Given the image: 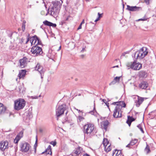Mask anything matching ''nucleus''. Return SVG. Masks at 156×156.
Listing matches in <instances>:
<instances>
[{"mask_svg": "<svg viewBox=\"0 0 156 156\" xmlns=\"http://www.w3.org/2000/svg\"><path fill=\"white\" fill-rule=\"evenodd\" d=\"M61 6V4L59 1L52 2L48 9V12L46 15L48 13L54 17L56 16L59 13Z\"/></svg>", "mask_w": 156, "mask_h": 156, "instance_id": "1", "label": "nucleus"}, {"mask_svg": "<svg viewBox=\"0 0 156 156\" xmlns=\"http://www.w3.org/2000/svg\"><path fill=\"white\" fill-rule=\"evenodd\" d=\"M95 128L94 125L93 124L87 122L83 126V131L84 135H90L91 133L93 132Z\"/></svg>", "mask_w": 156, "mask_h": 156, "instance_id": "2", "label": "nucleus"}, {"mask_svg": "<svg viewBox=\"0 0 156 156\" xmlns=\"http://www.w3.org/2000/svg\"><path fill=\"white\" fill-rule=\"evenodd\" d=\"M145 47H143L140 50L137 51L134 54V57L136 59H141L144 58L148 53Z\"/></svg>", "mask_w": 156, "mask_h": 156, "instance_id": "3", "label": "nucleus"}, {"mask_svg": "<svg viewBox=\"0 0 156 156\" xmlns=\"http://www.w3.org/2000/svg\"><path fill=\"white\" fill-rule=\"evenodd\" d=\"M126 66L128 68V69H131L135 70H139L142 67V64L139 62H137V61L136 60H134L133 62L127 63Z\"/></svg>", "mask_w": 156, "mask_h": 156, "instance_id": "4", "label": "nucleus"}, {"mask_svg": "<svg viewBox=\"0 0 156 156\" xmlns=\"http://www.w3.org/2000/svg\"><path fill=\"white\" fill-rule=\"evenodd\" d=\"M25 105V101L23 99H20L15 101L14 104V109L19 110L23 108Z\"/></svg>", "mask_w": 156, "mask_h": 156, "instance_id": "5", "label": "nucleus"}, {"mask_svg": "<svg viewBox=\"0 0 156 156\" xmlns=\"http://www.w3.org/2000/svg\"><path fill=\"white\" fill-rule=\"evenodd\" d=\"M66 110V105L65 104H62L58 106L56 109V114L57 117L58 118L63 115ZM57 119L58 120V118H57Z\"/></svg>", "mask_w": 156, "mask_h": 156, "instance_id": "6", "label": "nucleus"}, {"mask_svg": "<svg viewBox=\"0 0 156 156\" xmlns=\"http://www.w3.org/2000/svg\"><path fill=\"white\" fill-rule=\"evenodd\" d=\"M30 51L35 56L41 55L43 53L42 48L36 45L32 47Z\"/></svg>", "mask_w": 156, "mask_h": 156, "instance_id": "7", "label": "nucleus"}, {"mask_svg": "<svg viewBox=\"0 0 156 156\" xmlns=\"http://www.w3.org/2000/svg\"><path fill=\"white\" fill-rule=\"evenodd\" d=\"M20 147L21 151L27 152L29 150L30 146L28 143L24 141L20 143Z\"/></svg>", "mask_w": 156, "mask_h": 156, "instance_id": "8", "label": "nucleus"}, {"mask_svg": "<svg viewBox=\"0 0 156 156\" xmlns=\"http://www.w3.org/2000/svg\"><path fill=\"white\" fill-rule=\"evenodd\" d=\"M30 42L32 44H34L36 45H41L42 44L41 40L36 35L31 37L30 38Z\"/></svg>", "mask_w": 156, "mask_h": 156, "instance_id": "9", "label": "nucleus"}, {"mask_svg": "<svg viewBox=\"0 0 156 156\" xmlns=\"http://www.w3.org/2000/svg\"><path fill=\"white\" fill-rule=\"evenodd\" d=\"M120 108L118 106H116L114 111L113 116L115 118H120L122 115Z\"/></svg>", "mask_w": 156, "mask_h": 156, "instance_id": "10", "label": "nucleus"}, {"mask_svg": "<svg viewBox=\"0 0 156 156\" xmlns=\"http://www.w3.org/2000/svg\"><path fill=\"white\" fill-rule=\"evenodd\" d=\"M9 147V142L7 141H2L0 142V150L2 151L6 150Z\"/></svg>", "mask_w": 156, "mask_h": 156, "instance_id": "11", "label": "nucleus"}, {"mask_svg": "<svg viewBox=\"0 0 156 156\" xmlns=\"http://www.w3.org/2000/svg\"><path fill=\"white\" fill-rule=\"evenodd\" d=\"M149 83L146 80H142L140 82L139 87L142 89L146 90L148 87Z\"/></svg>", "mask_w": 156, "mask_h": 156, "instance_id": "12", "label": "nucleus"}, {"mask_svg": "<svg viewBox=\"0 0 156 156\" xmlns=\"http://www.w3.org/2000/svg\"><path fill=\"white\" fill-rule=\"evenodd\" d=\"M126 9L129 11L133 12L141 10L142 8L141 7H137L136 6H130L127 5Z\"/></svg>", "mask_w": 156, "mask_h": 156, "instance_id": "13", "label": "nucleus"}, {"mask_svg": "<svg viewBox=\"0 0 156 156\" xmlns=\"http://www.w3.org/2000/svg\"><path fill=\"white\" fill-rule=\"evenodd\" d=\"M146 99V98L138 96L137 100L135 101L136 106L137 107H139L144 101V99Z\"/></svg>", "mask_w": 156, "mask_h": 156, "instance_id": "14", "label": "nucleus"}, {"mask_svg": "<svg viewBox=\"0 0 156 156\" xmlns=\"http://www.w3.org/2000/svg\"><path fill=\"white\" fill-rule=\"evenodd\" d=\"M35 70L38 71L41 74H43L44 70L43 67L39 63H37L35 68Z\"/></svg>", "mask_w": 156, "mask_h": 156, "instance_id": "15", "label": "nucleus"}, {"mask_svg": "<svg viewBox=\"0 0 156 156\" xmlns=\"http://www.w3.org/2000/svg\"><path fill=\"white\" fill-rule=\"evenodd\" d=\"M23 131L22 130L17 135L14 140L15 144L18 143L19 141L22 138L23 136Z\"/></svg>", "mask_w": 156, "mask_h": 156, "instance_id": "16", "label": "nucleus"}, {"mask_svg": "<svg viewBox=\"0 0 156 156\" xmlns=\"http://www.w3.org/2000/svg\"><path fill=\"white\" fill-rule=\"evenodd\" d=\"M27 58L26 57H24L23 59L20 60V67L23 68L26 66L27 64Z\"/></svg>", "mask_w": 156, "mask_h": 156, "instance_id": "17", "label": "nucleus"}, {"mask_svg": "<svg viewBox=\"0 0 156 156\" xmlns=\"http://www.w3.org/2000/svg\"><path fill=\"white\" fill-rule=\"evenodd\" d=\"M81 147H78L74 150L72 153V155L73 156H76L79 155L81 153Z\"/></svg>", "mask_w": 156, "mask_h": 156, "instance_id": "18", "label": "nucleus"}, {"mask_svg": "<svg viewBox=\"0 0 156 156\" xmlns=\"http://www.w3.org/2000/svg\"><path fill=\"white\" fill-rule=\"evenodd\" d=\"M109 122L108 120H106L102 122L101 123V127L102 129H104L105 131L107 130Z\"/></svg>", "mask_w": 156, "mask_h": 156, "instance_id": "19", "label": "nucleus"}, {"mask_svg": "<svg viewBox=\"0 0 156 156\" xmlns=\"http://www.w3.org/2000/svg\"><path fill=\"white\" fill-rule=\"evenodd\" d=\"M147 76V73L146 71L141 70L139 73V76L140 78H146Z\"/></svg>", "mask_w": 156, "mask_h": 156, "instance_id": "20", "label": "nucleus"}, {"mask_svg": "<svg viewBox=\"0 0 156 156\" xmlns=\"http://www.w3.org/2000/svg\"><path fill=\"white\" fill-rule=\"evenodd\" d=\"M26 71L24 70H21L19 72L18 76L20 79L23 78L26 74Z\"/></svg>", "mask_w": 156, "mask_h": 156, "instance_id": "21", "label": "nucleus"}, {"mask_svg": "<svg viewBox=\"0 0 156 156\" xmlns=\"http://www.w3.org/2000/svg\"><path fill=\"white\" fill-rule=\"evenodd\" d=\"M127 118L128 119L126 122L128 124L129 126H130L131 122L134 121L136 119L133 118L132 116H128Z\"/></svg>", "mask_w": 156, "mask_h": 156, "instance_id": "22", "label": "nucleus"}, {"mask_svg": "<svg viewBox=\"0 0 156 156\" xmlns=\"http://www.w3.org/2000/svg\"><path fill=\"white\" fill-rule=\"evenodd\" d=\"M118 106L121 109L122 107L125 108L126 107V104L124 101H118L116 106Z\"/></svg>", "mask_w": 156, "mask_h": 156, "instance_id": "23", "label": "nucleus"}, {"mask_svg": "<svg viewBox=\"0 0 156 156\" xmlns=\"http://www.w3.org/2000/svg\"><path fill=\"white\" fill-rule=\"evenodd\" d=\"M6 109L5 107L2 104L0 103V115L4 114Z\"/></svg>", "mask_w": 156, "mask_h": 156, "instance_id": "24", "label": "nucleus"}, {"mask_svg": "<svg viewBox=\"0 0 156 156\" xmlns=\"http://www.w3.org/2000/svg\"><path fill=\"white\" fill-rule=\"evenodd\" d=\"M50 152H51L50 154H51V146L50 145H49L47 149L45 150V151L42 152V154H43L44 153H46L47 154H49Z\"/></svg>", "mask_w": 156, "mask_h": 156, "instance_id": "25", "label": "nucleus"}, {"mask_svg": "<svg viewBox=\"0 0 156 156\" xmlns=\"http://www.w3.org/2000/svg\"><path fill=\"white\" fill-rule=\"evenodd\" d=\"M121 77V76L118 77L116 76L115 77L114 79V80L112 81L109 84H114L115 83L117 82H119V79Z\"/></svg>", "mask_w": 156, "mask_h": 156, "instance_id": "26", "label": "nucleus"}, {"mask_svg": "<svg viewBox=\"0 0 156 156\" xmlns=\"http://www.w3.org/2000/svg\"><path fill=\"white\" fill-rule=\"evenodd\" d=\"M103 143L105 148H106L107 146L109 145V142L106 138H104L103 139Z\"/></svg>", "mask_w": 156, "mask_h": 156, "instance_id": "27", "label": "nucleus"}, {"mask_svg": "<svg viewBox=\"0 0 156 156\" xmlns=\"http://www.w3.org/2000/svg\"><path fill=\"white\" fill-rule=\"evenodd\" d=\"M84 119V118L81 116H79L77 117V120L78 123L80 124L81 121H83Z\"/></svg>", "mask_w": 156, "mask_h": 156, "instance_id": "28", "label": "nucleus"}, {"mask_svg": "<svg viewBox=\"0 0 156 156\" xmlns=\"http://www.w3.org/2000/svg\"><path fill=\"white\" fill-rule=\"evenodd\" d=\"M144 151L146 152L147 154L151 152L150 147L147 144V145L144 149Z\"/></svg>", "mask_w": 156, "mask_h": 156, "instance_id": "29", "label": "nucleus"}, {"mask_svg": "<svg viewBox=\"0 0 156 156\" xmlns=\"http://www.w3.org/2000/svg\"><path fill=\"white\" fill-rule=\"evenodd\" d=\"M143 124L142 123L139 124L137 126V127L140 129L141 132L143 133H144V131L142 128Z\"/></svg>", "mask_w": 156, "mask_h": 156, "instance_id": "30", "label": "nucleus"}, {"mask_svg": "<svg viewBox=\"0 0 156 156\" xmlns=\"http://www.w3.org/2000/svg\"><path fill=\"white\" fill-rule=\"evenodd\" d=\"M26 23V21L25 20H23V21L22 26V29L23 31V32H24V30L25 29V24Z\"/></svg>", "mask_w": 156, "mask_h": 156, "instance_id": "31", "label": "nucleus"}, {"mask_svg": "<svg viewBox=\"0 0 156 156\" xmlns=\"http://www.w3.org/2000/svg\"><path fill=\"white\" fill-rule=\"evenodd\" d=\"M43 24L46 26L50 27V25L51 23V22H49L47 20H46L43 22Z\"/></svg>", "mask_w": 156, "mask_h": 156, "instance_id": "32", "label": "nucleus"}, {"mask_svg": "<svg viewBox=\"0 0 156 156\" xmlns=\"http://www.w3.org/2000/svg\"><path fill=\"white\" fill-rule=\"evenodd\" d=\"M137 142V139H134L132 140L130 142V143L131 144V146H133L135 145Z\"/></svg>", "mask_w": 156, "mask_h": 156, "instance_id": "33", "label": "nucleus"}, {"mask_svg": "<svg viewBox=\"0 0 156 156\" xmlns=\"http://www.w3.org/2000/svg\"><path fill=\"white\" fill-rule=\"evenodd\" d=\"M119 150H115L113 152L112 156H118V154L117 153V151Z\"/></svg>", "mask_w": 156, "mask_h": 156, "instance_id": "34", "label": "nucleus"}, {"mask_svg": "<svg viewBox=\"0 0 156 156\" xmlns=\"http://www.w3.org/2000/svg\"><path fill=\"white\" fill-rule=\"evenodd\" d=\"M105 148V149H106V151L107 152H109V151H110L111 150V148L110 147V145H109L108 146L107 149H106Z\"/></svg>", "mask_w": 156, "mask_h": 156, "instance_id": "35", "label": "nucleus"}, {"mask_svg": "<svg viewBox=\"0 0 156 156\" xmlns=\"http://www.w3.org/2000/svg\"><path fill=\"white\" fill-rule=\"evenodd\" d=\"M50 144L53 145V146H54L56 145V141H51V142Z\"/></svg>", "mask_w": 156, "mask_h": 156, "instance_id": "36", "label": "nucleus"}, {"mask_svg": "<svg viewBox=\"0 0 156 156\" xmlns=\"http://www.w3.org/2000/svg\"><path fill=\"white\" fill-rule=\"evenodd\" d=\"M31 38V37H30V35H29V34H28V37H27V41L26 42V44L27 43V42L29 41L30 40V38Z\"/></svg>", "mask_w": 156, "mask_h": 156, "instance_id": "37", "label": "nucleus"}, {"mask_svg": "<svg viewBox=\"0 0 156 156\" xmlns=\"http://www.w3.org/2000/svg\"><path fill=\"white\" fill-rule=\"evenodd\" d=\"M55 27L56 26V24L55 23H51V24L50 25V27Z\"/></svg>", "mask_w": 156, "mask_h": 156, "instance_id": "38", "label": "nucleus"}, {"mask_svg": "<svg viewBox=\"0 0 156 156\" xmlns=\"http://www.w3.org/2000/svg\"><path fill=\"white\" fill-rule=\"evenodd\" d=\"M37 136H36V142H35V143L34 144V146L35 147V146H37Z\"/></svg>", "mask_w": 156, "mask_h": 156, "instance_id": "39", "label": "nucleus"}, {"mask_svg": "<svg viewBox=\"0 0 156 156\" xmlns=\"http://www.w3.org/2000/svg\"><path fill=\"white\" fill-rule=\"evenodd\" d=\"M103 14V13L100 14L99 12L98 13V18H101L102 17V15Z\"/></svg>", "mask_w": 156, "mask_h": 156, "instance_id": "40", "label": "nucleus"}, {"mask_svg": "<svg viewBox=\"0 0 156 156\" xmlns=\"http://www.w3.org/2000/svg\"><path fill=\"white\" fill-rule=\"evenodd\" d=\"M150 0H144L145 2L147 4H149V1Z\"/></svg>", "mask_w": 156, "mask_h": 156, "instance_id": "41", "label": "nucleus"}, {"mask_svg": "<svg viewBox=\"0 0 156 156\" xmlns=\"http://www.w3.org/2000/svg\"><path fill=\"white\" fill-rule=\"evenodd\" d=\"M82 25L81 24H80L79 27H78L77 28V30L80 29L82 28Z\"/></svg>", "mask_w": 156, "mask_h": 156, "instance_id": "42", "label": "nucleus"}, {"mask_svg": "<svg viewBox=\"0 0 156 156\" xmlns=\"http://www.w3.org/2000/svg\"><path fill=\"white\" fill-rule=\"evenodd\" d=\"M94 111H91L89 112V113L91 115H93L94 113Z\"/></svg>", "mask_w": 156, "mask_h": 156, "instance_id": "43", "label": "nucleus"}, {"mask_svg": "<svg viewBox=\"0 0 156 156\" xmlns=\"http://www.w3.org/2000/svg\"><path fill=\"white\" fill-rule=\"evenodd\" d=\"M74 109H76V110L79 113L80 112H82V111H80V110H79L77 109H76V108H74Z\"/></svg>", "mask_w": 156, "mask_h": 156, "instance_id": "44", "label": "nucleus"}, {"mask_svg": "<svg viewBox=\"0 0 156 156\" xmlns=\"http://www.w3.org/2000/svg\"><path fill=\"white\" fill-rule=\"evenodd\" d=\"M130 146H131V144L130 143L127 145L126 146V147H130Z\"/></svg>", "mask_w": 156, "mask_h": 156, "instance_id": "45", "label": "nucleus"}, {"mask_svg": "<svg viewBox=\"0 0 156 156\" xmlns=\"http://www.w3.org/2000/svg\"><path fill=\"white\" fill-rule=\"evenodd\" d=\"M102 101L105 104L107 103L105 99H103L102 100Z\"/></svg>", "mask_w": 156, "mask_h": 156, "instance_id": "46", "label": "nucleus"}, {"mask_svg": "<svg viewBox=\"0 0 156 156\" xmlns=\"http://www.w3.org/2000/svg\"><path fill=\"white\" fill-rule=\"evenodd\" d=\"M117 103H118V101L116 102H114L112 103V104L113 105H116V104H117Z\"/></svg>", "mask_w": 156, "mask_h": 156, "instance_id": "47", "label": "nucleus"}, {"mask_svg": "<svg viewBox=\"0 0 156 156\" xmlns=\"http://www.w3.org/2000/svg\"><path fill=\"white\" fill-rule=\"evenodd\" d=\"M84 23H85L84 20L83 19V20L82 22H81V23H80V24H81L82 25V24Z\"/></svg>", "mask_w": 156, "mask_h": 156, "instance_id": "48", "label": "nucleus"}, {"mask_svg": "<svg viewBox=\"0 0 156 156\" xmlns=\"http://www.w3.org/2000/svg\"><path fill=\"white\" fill-rule=\"evenodd\" d=\"M146 19H140L139 20H146Z\"/></svg>", "mask_w": 156, "mask_h": 156, "instance_id": "49", "label": "nucleus"}, {"mask_svg": "<svg viewBox=\"0 0 156 156\" xmlns=\"http://www.w3.org/2000/svg\"><path fill=\"white\" fill-rule=\"evenodd\" d=\"M100 20V18H99L98 17L97 19L95 20V22H97V21H98L99 20Z\"/></svg>", "mask_w": 156, "mask_h": 156, "instance_id": "50", "label": "nucleus"}, {"mask_svg": "<svg viewBox=\"0 0 156 156\" xmlns=\"http://www.w3.org/2000/svg\"><path fill=\"white\" fill-rule=\"evenodd\" d=\"M100 20V18H99L98 17L97 19L95 20V22H97V21H98L99 20Z\"/></svg>", "mask_w": 156, "mask_h": 156, "instance_id": "51", "label": "nucleus"}, {"mask_svg": "<svg viewBox=\"0 0 156 156\" xmlns=\"http://www.w3.org/2000/svg\"><path fill=\"white\" fill-rule=\"evenodd\" d=\"M83 156H90V155L87 154H84Z\"/></svg>", "mask_w": 156, "mask_h": 156, "instance_id": "52", "label": "nucleus"}, {"mask_svg": "<svg viewBox=\"0 0 156 156\" xmlns=\"http://www.w3.org/2000/svg\"><path fill=\"white\" fill-rule=\"evenodd\" d=\"M85 49V48H83L82 50L81 51V52H83V51H84Z\"/></svg>", "mask_w": 156, "mask_h": 156, "instance_id": "53", "label": "nucleus"}, {"mask_svg": "<svg viewBox=\"0 0 156 156\" xmlns=\"http://www.w3.org/2000/svg\"><path fill=\"white\" fill-rule=\"evenodd\" d=\"M43 130L42 129H39V132L41 133H42L43 132Z\"/></svg>", "mask_w": 156, "mask_h": 156, "instance_id": "54", "label": "nucleus"}, {"mask_svg": "<svg viewBox=\"0 0 156 156\" xmlns=\"http://www.w3.org/2000/svg\"><path fill=\"white\" fill-rule=\"evenodd\" d=\"M106 104V105H107V106L108 107H109V104L108 103H106L105 104Z\"/></svg>", "mask_w": 156, "mask_h": 156, "instance_id": "55", "label": "nucleus"}, {"mask_svg": "<svg viewBox=\"0 0 156 156\" xmlns=\"http://www.w3.org/2000/svg\"><path fill=\"white\" fill-rule=\"evenodd\" d=\"M61 49V46H60L59 47V48L57 50V51H59Z\"/></svg>", "mask_w": 156, "mask_h": 156, "instance_id": "56", "label": "nucleus"}, {"mask_svg": "<svg viewBox=\"0 0 156 156\" xmlns=\"http://www.w3.org/2000/svg\"><path fill=\"white\" fill-rule=\"evenodd\" d=\"M119 67V66L118 65H117V66H114L113 67V68H115V67Z\"/></svg>", "mask_w": 156, "mask_h": 156, "instance_id": "57", "label": "nucleus"}, {"mask_svg": "<svg viewBox=\"0 0 156 156\" xmlns=\"http://www.w3.org/2000/svg\"><path fill=\"white\" fill-rule=\"evenodd\" d=\"M68 19H69V17H67L66 19V20H68Z\"/></svg>", "mask_w": 156, "mask_h": 156, "instance_id": "58", "label": "nucleus"}, {"mask_svg": "<svg viewBox=\"0 0 156 156\" xmlns=\"http://www.w3.org/2000/svg\"><path fill=\"white\" fill-rule=\"evenodd\" d=\"M61 22H62V24L63 23H64V21H62Z\"/></svg>", "mask_w": 156, "mask_h": 156, "instance_id": "59", "label": "nucleus"}, {"mask_svg": "<svg viewBox=\"0 0 156 156\" xmlns=\"http://www.w3.org/2000/svg\"><path fill=\"white\" fill-rule=\"evenodd\" d=\"M41 78H43V77H42V74H41Z\"/></svg>", "mask_w": 156, "mask_h": 156, "instance_id": "60", "label": "nucleus"}, {"mask_svg": "<svg viewBox=\"0 0 156 156\" xmlns=\"http://www.w3.org/2000/svg\"><path fill=\"white\" fill-rule=\"evenodd\" d=\"M95 109V107H94V110Z\"/></svg>", "mask_w": 156, "mask_h": 156, "instance_id": "61", "label": "nucleus"}, {"mask_svg": "<svg viewBox=\"0 0 156 156\" xmlns=\"http://www.w3.org/2000/svg\"><path fill=\"white\" fill-rule=\"evenodd\" d=\"M21 30L20 29H18L19 30Z\"/></svg>", "mask_w": 156, "mask_h": 156, "instance_id": "62", "label": "nucleus"}, {"mask_svg": "<svg viewBox=\"0 0 156 156\" xmlns=\"http://www.w3.org/2000/svg\"><path fill=\"white\" fill-rule=\"evenodd\" d=\"M67 112H66V114H67Z\"/></svg>", "mask_w": 156, "mask_h": 156, "instance_id": "63", "label": "nucleus"}, {"mask_svg": "<svg viewBox=\"0 0 156 156\" xmlns=\"http://www.w3.org/2000/svg\"><path fill=\"white\" fill-rule=\"evenodd\" d=\"M82 56L83 57V55H82Z\"/></svg>", "mask_w": 156, "mask_h": 156, "instance_id": "64", "label": "nucleus"}]
</instances>
